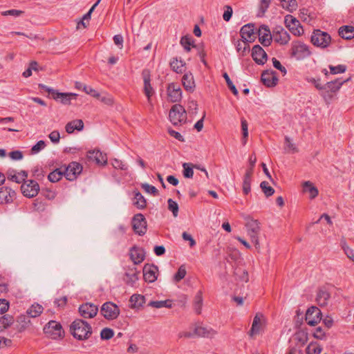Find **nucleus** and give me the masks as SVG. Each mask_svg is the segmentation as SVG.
I'll list each match as a JSON object with an SVG mask.
<instances>
[{
	"label": "nucleus",
	"mask_w": 354,
	"mask_h": 354,
	"mask_svg": "<svg viewBox=\"0 0 354 354\" xmlns=\"http://www.w3.org/2000/svg\"><path fill=\"white\" fill-rule=\"evenodd\" d=\"M134 232L140 236L144 235L147 231V221L142 214H136L132 220Z\"/></svg>",
	"instance_id": "10"
},
{
	"label": "nucleus",
	"mask_w": 354,
	"mask_h": 354,
	"mask_svg": "<svg viewBox=\"0 0 354 354\" xmlns=\"http://www.w3.org/2000/svg\"><path fill=\"white\" fill-rule=\"evenodd\" d=\"M114 335L113 330L109 328H104L101 330L100 337L102 339H110Z\"/></svg>",
	"instance_id": "54"
},
{
	"label": "nucleus",
	"mask_w": 354,
	"mask_h": 354,
	"mask_svg": "<svg viewBox=\"0 0 354 354\" xmlns=\"http://www.w3.org/2000/svg\"><path fill=\"white\" fill-rule=\"evenodd\" d=\"M180 44L183 46L185 50L187 52L190 51L191 46L192 45V39L187 36H184L180 39Z\"/></svg>",
	"instance_id": "55"
},
{
	"label": "nucleus",
	"mask_w": 354,
	"mask_h": 354,
	"mask_svg": "<svg viewBox=\"0 0 354 354\" xmlns=\"http://www.w3.org/2000/svg\"><path fill=\"white\" fill-rule=\"evenodd\" d=\"M23 13H24V11H22V10L12 9V10H8L2 12L1 15L3 16L10 15V16L17 17H19L20 15H21Z\"/></svg>",
	"instance_id": "61"
},
{
	"label": "nucleus",
	"mask_w": 354,
	"mask_h": 354,
	"mask_svg": "<svg viewBox=\"0 0 354 354\" xmlns=\"http://www.w3.org/2000/svg\"><path fill=\"white\" fill-rule=\"evenodd\" d=\"M261 79L263 84L267 87L276 86L279 80L276 72L272 70L263 71Z\"/></svg>",
	"instance_id": "17"
},
{
	"label": "nucleus",
	"mask_w": 354,
	"mask_h": 354,
	"mask_svg": "<svg viewBox=\"0 0 354 354\" xmlns=\"http://www.w3.org/2000/svg\"><path fill=\"white\" fill-rule=\"evenodd\" d=\"M15 322L13 316L6 314L0 317V332L10 326Z\"/></svg>",
	"instance_id": "36"
},
{
	"label": "nucleus",
	"mask_w": 354,
	"mask_h": 354,
	"mask_svg": "<svg viewBox=\"0 0 354 354\" xmlns=\"http://www.w3.org/2000/svg\"><path fill=\"white\" fill-rule=\"evenodd\" d=\"M43 310L41 305L35 303L27 310L26 313L29 317L35 318L40 315Z\"/></svg>",
	"instance_id": "37"
},
{
	"label": "nucleus",
	"mask_w": 354,
	"mask_h": 354,
	"mask_svg": "<svg viewBox=\"0 0 354 354\" xmlns=\"http://www.w3.org/2000/svg\"><path fill=\"white\" fill-rule=\"evenodd\" d=\"M100 313L108 320H113L120 315L119 307L111 301H107L102 304Z\"/></svg>",
	"instance_id": "7"
},
{
	"label": "nucleus",
	"mask_w": 354,
	"mask_h": 354,
	"mask_svg": "<svg viewBox=\"0 0 354 354\" xmlns=\"http://www.w3.org/2000/svg\"><path fill=\"white\" fill-rule=\"evenodd\" d=\"M186 273H187V272H186L185 267L183 265L180 266V268H178V270L174 276V281L175 282H179L181 279H183L185 277Z\"/></svg>",
	"instance_id": "50"
},
{
	"label": "nucleus",
	"mask_w": 354,
	"mask_h": 354,
	"mask_svg": "<svg viewBox=\"0 0 354 354\" xmlns=\"http://www.w3.org/2000/svg\"><path fill=\"white\" fill-rule=\"evenodd\" d=\"M236 48L237 51L240 52L242 51L243 53H245L246 51H249V46L247 44V41H238L237 44H236Z\"/></svg>",
	"instance_id": "57"
},
{
	"label": "nucleus",
	"mask_w": 354,
	"mask_h": 354,
	"mask_svg": "<svg viewBox=\"0 0 354 354\" xmlns=\"http://www.w3.org/2000/svg\"><path fill=\"white\" fill-rule=\"evenodd\" d=\"M158 267L152 264H146L143 268V277L147 282L152 283L157 279Z\"/></svg>",
	"instance_id": "18"
},
{
	"label": "nucleus",
	"mask_w": 354,
	"mask_h": 354,
	"mask_svg": "<svg viewBox=\"0 0 354 354\" xmlns=\"http://www.w3.org/2000/svg\"><path fill=\"white\" fill-rule=\"evenodd\" d=\"M84 128V122L82 120H75L66 124L65 129L68 133H72L75 130L82 131Z\"/></svg>",
	"instance_id": "29"
},
{
	"label": "nucleus",
	"mask_w": 354,
	"mask_h": 354,
	"mask_svg": "<svg viewBox=\"0 0 354 354\" xmlns=\"http://www.w3.org/2000/svg\"><path fill=\"white\" fill-rule=\"evenodd\" d=\"M168 97L173 102H176L180 100L182 97V91L179 86L171 84L167 88Z\"/></svg>",
	"instance_id": "24"
},
{
	"label": "nucleus",
	"mask_w": 354,
	"mask_h": 354,
	"mask_svg": "<svg viewBox=\"0 0 354 354\" xmlns=\"http://www.w3.org/2000/svg\"><path fill=\"white\" fill-rule=\"evenodd\" d=\"M311 42L317 47L324 48L330 45L331 37L326 32L315 30L311 36Z\"/></svg>",
	"instance_id": "5"
},
{
	"label": "nucleus",
	"mask_w": 354,
	"mask_h": 354,
	"mask_svg": "<svg viewBox=\"0 0 354 354\" xmlns=\"http://www.w3.org/2000/svg\"><path fill=\"white\" fill-rule=\"evenodd\" d=\"M330 299V294L326 287H321L318 289L316 295V301L321 306H326Z\"/></svg>",
	"instance_id": "20"
},
{
	"label": "nucleus",
	"mask_w": 354,
	"mask_h": 354,
	"mask_svg": "<svg viewBox=\"0 0 354 354\" xmlns=\"http://www.w3.org/2000/svg\"><path fill=\"white\" fill-rule=\"evenodd\" d=\"M330 73L333 75L343 73L346 70V66L343 64H339L338 66H334L332 65L329 66Z\"/></svg>",
	"instance_id": "53"
},
{
	"label": "nucleus",
	"mask_w": 354,
	"mask_h": 354,
	"mask_svg": "<svg viewBox=\"0 0 354 354\" xmlns=\"http://www.w3.org/2000/svg\"><path fill=\"white\" fill-rule=\"evenodd\" d=\"M82 171V166L77 162L70 163L67 167L64 169L66 178L70 181L75 180Z\"/></svg>",
	"instance_id": "12"
},
{
	"label": "nucleus",
	"mask_w": 354,
	"mask_h": 354,
	"mask_svg": "<svg viewBox=\"0 0 354 354\" xmlns=\"http://www.w3.org/2000/svg\"><path fill=\"white\" fill-rule=\"evenodd\" d=\"M322 350V347L317 343H310L306 348V353L307 354H319Z\"/></svg>",
	"instance_id": "46"
},
{
	"label": "nucleus",
	"mask_w": 354,
	"mask_h": 354,
	"mask_svg": "<svg viewBox=\"0 0 354 354\" xmlns=\"http://www.w3.org/2000/svg\"><path fill=\"white\" fill-rule=\"evenodd\" d=\"M263 317V315L261 314L257 313L253 319V322L252 324V328L250 331V335L251 336H253L254 335L258 334L261 328V319Z\"/></svg>",
	"instance_id": "34"
},
{
	"label": "nucleus",
	"mask_w": 354,
	"mask_h": 354,
	"mask_svg": "<svg viewBox=\"0 0 354 354\" xmlns=\"http://www.w3.org/2000/svg\"><path fill=\"white\" fill-rule=\"evenodd\" d=\"M8 178L13 182H15L17 183H24V181L20 179L19 175L18 173L12 174V172H10L8 174Z\"/></svg>",
	"instance_id": "64"
},
{
	"label": "nucleus",
	"mask_w": 354,
	"mask_h": 354,
	"mask_svg": "<svg viewBox=\"0 0 354 354\" xmlns=\"http://www.w3.org/2000/svg\"><path fill=\"white\" fill-rule=\"evenodd\" d=\"M142 76L144 80V92L149 102L151 96L153 94V89L150 84V75L148 71H143Z\"/></svg>",
	"instance_id": "27"
},
{
	"label": "nucleus",
	"mask_w": 354,
	"mask_h": 354,
	"mask_svg": "<svg viewBox=\"0 0 354 354\" xmlns=\"http://www.w3.org/2000/svg\"><path fill=\"white\" fill-rule=\"evenodd\" d=\"M285 24L286 27L295 35H300L303 33L304 30L300 26V22L293 16L288 15L285 17Z\"/></svg>",
	"instance_id": "13"
},
{
	"label": "nucleus",
	"mask_w": 354,
	"mask_h": 354,
	"mask_svg": "<svg viewBox=\"0 0 354 354\" xmlns=\"http://www.w3.org/2000/svg\"><path fill=\"white\" fill-rule=\"evenodd\" d=\"M141 187L147 193L151 194L153 196H157L158 194V190L152 185H150L147 183H142L141 185Z\"/></svg>",
	"instance_id": "56"
},
{
	"label": "nucleus",
	"mask_w": 354,
	"mask_h": 354,
	"mask_svg": "<svg viewBox=\"0 0 354 354\" xmlns=\"http://www.w3.org/2000/svg\"><path fill=\"white\" fill-rule=\"evenodd\" d=\"M224 79L226 81L227 85L228 88L230 89V91L232 92V93L234 95H237L239 94V92L235 86V85L233 84V82L231 81L229 75L227 73H224L223 75Z\"/></svg>",
	"instance_id": "52"
},
{
	"label": "nucleus",
	"mask_w": 354,
	"mask_h": 354,
	"mask_svg": "<svg viewBox=\"0 0 354 354\" xmlns=\"http://www.w3.org/2000/svg\"><path fill=\"white\" fill-rule=\"evenodd\" d=\"M17 322L21 324V329H25L30 323L28 317L24 315L18 317Z\"/></svg>",
	"instance_id": "60"
},
{
	"label": "nucleus",
	"mask_w": 354,
	"mask_h": 354,
	"mask_svg": "<svg viewBox=\"0 0 354 354\" xmlns=\"http://www.w3.org/2000/svg\"><path fill=\"white\" fill-rule=\"evenodd\" d=\"M240 35L243 41H252L255 37L254 28L253 24L244 25L240 30Z\"/></svg>",
	"instance_id": "21"
},
{
	"label": "nucleus",
	"mask_w": 354,
	"mask_h": 354,
	"mask_svg": "<svg viewBox=\"0 0 354 354\" xmlns=\"http://www.w3.org/2000/svg\"><path fill=\"white\" fill-rule=\"evenodd\" d=\"M281 6L283 8L292 12L297 8V3L296 0H281Z\"/></svg>",
	"instance_id": "42"
},
{
	"label": "nucleus",
	"mask_w": 354,
	"mask_h": 354,
	"mask_svg": "<svg viewBox=\"0 0 354 354\" xmlns=\"http://www.w3.org/2000/svg\"><path fill=\"white\" fill-rule=\"evenodd\" d=\"M321 310L316 306L309 308L306 313V321L310 326H315L321 320Z\"/></svg>",
	"instance_id": "14"
},
{
	"label": "nucleus",
	"mask_w": 354,
	"mask_h": 354,
	"mask_svg": "<svg viewBox=\"0 0 354 354\" xmlns=\"http://www.w3.org/2000/svg\"><path fill=\"white\" fill-rule=\"evenodd\" d=\"M129 301L131 308H138L145 303V297L141 295L134 294L130 297Z\"/></svg>",
	"instance_id": "33"
},
{
	"label": "nucleus",
	"mask_w": 354,
	"mask_h": 354,
	"mask_svg": "<svg viewBox=\"0 0 354 354\" xmlns=\"http://www.w3.org/2000/svg\"><path fill=\"white\" fill-rule=\"evenodd\" d=\"M139 272L137 270L136 268L130 269L129 272L125 273V276L124 278V281L127 284L133 286L134 283L138 281Z\"/></svg>",
	"instance_id": "30"
},
{
	"label": "nucleus",
	"mask_w": 354,
	"mask_h": 354,
	"mask_svg": "<svg viewBox=\"0 0 354 354\" xmlns=\"http://www.w3.org/2000/svg\"><path fill=\"white\" fill-rule=\"evenodd\" d=\"M98 312L97 306L92 303H85L80 306L79 313L84 319H91L96 316Z\"/></svg>",
	"instance_id": "11"
},
{
	"label": "nucleus",
	"mask_w": 354,
	"mask_h": 354,
	"mask_svg": "<svg viewBox=\"0 0 354 354\" xmlns=\"http://www.w3.org/2000/svg\"><path fill=\"white\" fill-rule=\"evenodd\" d=\"M168 209L172 212L174 217H176L178 214V205L176 201L171 198L168 199Z\"/></svg>",
	"instance_id": "51"
},
{
	"label": "nucleus",
	"mask_w": 354,
	"mask_h": 354,
	"mask_svg": "<svg viewBox=\"0 0 354 354\" xmlns=\"http://www.w3.org/2000/svg\"><path fill=\"white\" fill-rule=\"evenodd\" d=\"M214 334L215 332L212 329L201 326H195L194 330V336L212 337Z\"/></svg>",
	"instance_id": "32"
},
{
	"label": "nucleus",
	"mask_w": 354,
	"mask_h": 354,
	"mask_svg": "<svg viewBox=\"0 0 354 354\" xmlns=\"http://www.w3.org/2000/svg\"><path fill=\"white\" fill-rule=\"evenodd\" d=\"M245 227L247 228L248 235L251 241L254 243L256 248L259 249L260 248L259 241V234L261 230L260 223L257 220L248 218L246 219Z\"/></svg>",
	"instance_id": "3"
},
{
	"label": "nucleus",
	"mask_w": 354,
	"mask_h": 354,
	"mask_svg": "<svg viewBox=\"0 0 354 354\" xmlns=\"http://www.w3.org/2000/svg\"><path fill=\"white\" fill-rule=\"evenodd\" d=\"M71 332L73 336L79 339H87L92 334V328L91 325L80 319H75L70 326Z\"/></svg>",
	"instance_id": "1"
},
{
	"label": "nucleus",
	"mask_w": 354,
	"mask_h": 354,
	"mask_svg": "<svg viewBox=\"0 0 354 354\" xmlns=\"http://www.w3.org/2000/svg\"><path fill=\"white\" fill-rule=\"evenodd\" d=\"M241 130L243 133L242 142L243 145H245L247 142V138L248 136V122L244 119H241Z\"/></svg>",
	"instance_id": "49"
},
{
	"label": "nucleus",
	"mask_w": 354,
	"mask_h": 354,
	"mask_svg": "<svg viewBox=\"0 0 354 354\" xmlns=\"http://www.w3.org/2000/svg\"><path fill=\"white\" fill-rule=\"evenodd\" d=\"M260 187L267 197L273 195L274 193V189L272 187L269 186L268 183L266 181L261 182L260 184Z\"/></svg>",
	"instance_id": "45"
},
{
	"label": "nucleus",
	"mask_w": 354,
	"mask_h": 354,
	"mask_svg": "<svg viewBox=\"0 0 354 354\" xmlns=\"http://www.w3.org/2000/svg\"><path fill=\"white\" fill-rule=\"evenodd\" d=\"M77 94L73 93H59L57 91L53 95V99L59 101L63 104H70L72 99H75Z\"/></svg>",
	"instance_id": "26"
},
{
	"label": "nucleus",
	"mask_w": 354,
	"mask_h": 354,
	"mask_svg": "<svg viewBox=\"0 0 354 354\" xmlns=\"http://www.w3.org/2000/svg\"><path fill=\"white\" fill-rule=\"evenodd\" d=\"M304 191L308 192L310 198L313 199L318 195V189L310 181H306L303 184Z\"/></svg>",
	"instance_id": "38"
},
{
	"label": "nucleus",
	"mask_w": 354,
	"mask_h": 354,
	"mask_svg": "<svg viewBox=\"0 0 354 354\" xmlns=\"http://www.w3.org/2000/svg\"><path fill=\"white\" fill-rule=\"evenodd\" d=\"M203 306V296L201 291H198L194 299V308L197 314H201Z\"/></svg>",
	"instance_id": "40"
},
{
	"label": "nucleus",
	"mask_w": 354,
	"mask_h": 354,
	"mask_svg": "<svg viewBox=\"0 0 354 354\" xmlns=\"http://www.w3.org/2000/svg\"><path fill=\"white\" fill-rule=\"evenodd\" d=\"M272 61L273 66L275 68L279 70L282 73H283V75L286 74V68L281 65V62L278 59L273 57Z\"/></svg>",
	"instance_id": "63"
},
{
	"label": "nucleus",
	"mask_w": 354,
	"mask_h": 354,
	"mask_svg": "<svg viewBox=\"0 0 354 354\" xmlns=\"http://www.w3.org/2000/svg\"><path fill=\"white\" fill-rule=\"evenodd\" d=\"M339 35L346 39H351L354 37V27L351 26H342L339 29Z\"/></svg>",
	"instance_id": "35"
},
{
	"label": "nucleus",
	"mask_w": 354,
	"mask_h": 354,
	"mask_svg": "<svg viewBox=\"0 0 354 354\" xmlns=\"http://www.w3.org/2000/svg\"><path fill=\"white\" fill-rule=\"evenodd\" d=\"M252 57L258 64H264L268 56L263 48L259 45H255L252 50Z\"/></svg>",
	"instance_id": "19"
},
{
	"label": "nucleus",
	"mask_w": 354,
	"mask_h": 354,
	"mask_svg": "<svg viewBox=\"0 0 354 354\" xmlns=\"http://www.w3.org/2000/svg\"><path fill=\"white\" fill-rule=\"evenodd\" d=\"M274 40L280 44H286L290 39L288 32L281 26H277L273 30Z\"/></svg>",
	"instance_id": "16"
},
{
	"label": "nucleus",
	"mask_w": 354,
	"mask_h": 354,
	"mask_svg": "<svg viewBox=\"0 0 354 354\" xmlns=\"http://www.w3.org/2000/svg\"><path fill=\"white\" fill-rule=\"evenodd\" d=\"M169 65L171 69L177 73H183L185 71V62L180 58L173 57Z\"/></svg>",
	"instance_id": "28"
},
{
	"label": "nucleus",
	"mask_w": 354,
	"mask_h": 354,
	"mask_svg": "<svg viewBox=\"0 0 354 354\" xmlns=\"http://www.w3.org/2000/svg\"><path fill=\"white\" fill-rule=\"evenodd\" d=\"M169 118L170 122L175 126L181 125L185 123L187 120V113L184 107L178 104L171 106Z\"/></svg>",
	"instance_id": "2"
},
{
	"label": "nucleus",
	"mask_w": 354,
	"mask_h": 354,
	"mask_svg": "<svg viewBox=\"0 0 354 354\" xmlns=\"http://www.w3.org/2000/svg\"><path fill=\"white\" fill-rule=\"evenodd\" d=\"M46 146L45 142L43 140H39L35 145L31 149V153L36 154L39 152L41 149H43Z\"/></svg>",
	"instance_id": "58"
},
{
	"label": "nucleus",
	"mask_w": 354,
	"mask_h": 354,
	"mask_svg": "<svg viewBox=\"0 0 354 354\" xmlns=\"http://www.w3.org/2000/svg\"><path fill=\"white\" fill-rule=\"evenodd\" d=\"M15 192L8 187H0V203L5 204L12 202Z\"/></svg>",
	"instance_id": "22"
},
{
	"label": "nucleus",
	"mask_w": 354,
	"mask_h": 354,
	"mask_svg": "<svg viewBox=\"0 0 354 354\" xmlns=\"http://www.w3.org/2000/svg\"><path fill=\"white\" fill-rule=\"evenodd\" d=\"M234 274L241 281L247 282L248 281V272L241 268H236L234 270Z\"/></svg>",
	"instance_id": "48"
},
{
	"label": "nucleus",
	"mask_w": 354,
	"mask_h": 354,
	"mask_svg": "<svg viewBox=\"0 0 354 354\" xmlns=\"http://www.w3.org/2000/svg\"><path fill=\"white\" fill-rule=\"evenodd\" d=\"M292 56L297 59H304L310 55L308 46L300 41H294L292 43Z\"/></svg>",
	"instance_id": "9"
},
{
	"label": "nucleus",
	"mask_w": 354,
	"mask_h": 354,
	"mask_svg": "<svg viewBox=\"0 0 354 354\" xmlns=\"http://www.w3.org/2000/svg\"><path fill=\"white\" fill-rule=\"evenodd\" d=\"M284 149L287 152L291 153H297L298 152V149L296 145L292 143L291 139L288 136L285 137V147Z\"/></svg>",
	"instance_id": "43"
},
{
	"label": "nucleus",
	"mask_w": 354,
	"mask_h": 354,
	"mask_svg": "<svg viewBox=\"0 0 354 354\" xmlns=\"http://www.w3.org/2000/svg\"><path fill=\"white\" fill-rule=\"evenodd\" d=\"M348 80L349 79L342 81L339 79H337L334 81L327 82L324 85V91L320 92V95L326 101L328 99L330 100L332 98V95L330 93L337 92L344 83L348 82Z\"/></svg>",
	"instance_id": "6"
},
{
	"label": "nucleus",
	"mask_w": 354,
	"mask_h": 354,
	"mask_svg": "<svg viewBox=\"0 0 354 354\" xmlns=\"http://www.w3.org/2000/svg\"><path fill=\"white\" fill-rule=\"evenodd\" d=\"M64 175V169H62V168H59L50 172L48 176V178L50 182L55 183L59 181Z\"/></svg>",
	"instance_id": "41"
},
{
	"label": "nucleus",
	"mask_w": 354,
	"mask_h": 354,
	"mask_svg": "<svg viewBox=\"0 0 354 354\" xmlns=\"http://www.w3.org/2000/svg\"><path fill=\"white\" fill-rule=\"evenodd\" d=\"M113 167L115 169H119L121 170H127L128 167L126 164H124L122 160L118 159H113L111 162Z\"/></svg>",
	"instance_id": "59"
},
{
	"label": "nucleus",
	"mask_w": 354,
	"mask_h": 354,
	"mask_svg": "<svg viewBox=\"0 0 354 354\" xmlns=\"http://www.w3.org/2000/svg\"><path fill=\"white\" fill-rule=\"evenodd\" d=\"M183 167L184 177L187 178H192L194 175V165L191 163L185 162L183 164Z\"/></svg>",
	"instance_id": "44"
},
{
	"label": "nucleus",
	"mask_w": 354,
	"mask_h": 354,
	"mask_svg": "<svg viewBox=\"0 0 354 354\" xmlns=\"http://www.w3.org/2000/svg\"><path fill=\"white\" fill-rule=\"evenodd\" d=\"M87 156L89 160L95 161L98 165H105L107 162V158L106 155L103 154L99 150L88 151Z\"/></svg>",
	"instance_id": "25"
},
{
	"label": "nucleus",
	"mask_w": 354,
	"mask_h": 354,
	"mask_svg": "<svg viewBox=\"0 0 354 354\" xmlns=\"http://www.w3.org/2000/svg\"><path fill=\"white\" fill-rule=\"evenodd\" d=\"M225 9L223 18L224 21H229L232 16L233 10L232 7L230 6H225Z\"/></svg>",
	"instance_id": "62"
},
{
	"label": "nucleus",
	"mask_w": 354,
	"mask_h": 354,
	"mask_svg": "<svg viewBox=\"0 0 354 354\" xmlns=\"http://www.w3.org/2000/svg\"><path fill=\"white\" fill-rule=\"evenodd\" d=\"M130 258L135 265L145 260V253L142 248L133 246L130 250Z\"/></svg>",
	"instance_id": "23"
},
{
	"label": "nucleus",
	"mask_w": 354,
	"mask_h": 354,
	"mask_svg": "<svg viewBox=\"0 0 354 354\" xmlns=\"http://www.w3.org/2000/svg\"><path fill=\"white\" fill-rule=\"evenodd\" d=\"M22 194L28 198L36 196L39 191V185L34 180H28L23 183L21 186Z\"/></svg>",
	"instance_id": "8"
},
{
	"label": "nucleus",
	"mask_w": 354,
	"mask_h": 354,
	"mask_svg": "<svg viewBox=\"0 0 354 354\" xmlns=\"http://www.w3.org/2000/svg\"><path fill=\"white\" fill-rule=\"evenodd\" d=\"M133 203L138 209H143L147 205L145 198L139 192H135Z\"/></svg>",
	"instance_id": "39"
},
{
	"label": "nucleus",
	"mask_w": 354,
	"mask_h": 354,
	"mask_svg": "<svg viewBox=\"0 0 354 354\" xmlns=\"http://www.w3.org/2000/svg\"><path fill=\"white\" fill-rule=\"evenodd\" d=\"M44 333L53 339L61 338L64 335V330L60 323L51 320L44 327Z\"/></svg>",
	"instance_id": "4"
},
{
	"label": "nucleus",
	"mask_w": 354,
	"mask_h": 354,
	"mask_svg": "<svg viewBox=\"0 0 354 354\" xmlns=\"http://www.w3.org/2000/svg\"><path fill=\"white\" fill-rule=\"evenodd\" d=\"M182 83L185 90L189 91H194L195 83L193 75L191 73L184 74L182 78Z\"/></svg>",
	"instance_id": "31"
},
{
	"label": "nucleus",
	"mask_w": 354,
	"mask_h": 354,
	"mask_svg": "<svg viewBox=\"0 0 354 354\" xmlns=\"http://www.w3.org/2000/svg\"><path fill=\"white\" fill-rule=\"evenodd\" d=\"M252 176L244 175L243 180V192L244 194H248L251 190L250 185Z\"/></svg>",
	"instance_id": "47"
},
{
	"label": "nucleus",
	"mask_w": 354,
	"mask_h": 354,
	"mask_svg": "<svg viewBox=\"0 0 354 354\" xmlns=\"http://www.w3.org/2000/svg\"><path fill=\"white\" fill-rule=\"evenodd\" d=\"M259 40L264 46H268L272 42L273 34L272 35L270 28L266 25H261L258 30Z\"/></svg>",
	"instance_id": "15"
}]
</instances>
